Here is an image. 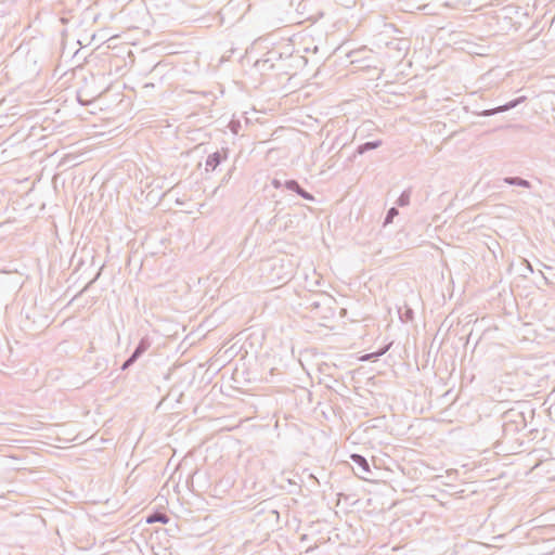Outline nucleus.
<instances>
[{
  "mask_svg": "<svg viewBox=\"0 0 555 555\" xmlns=\"http://www.w3.org/2000/svg\"><path fill=\"white\" fill-rule=\"evenodd\" d=\"M413 311L411 309H408L405 312V321L412 319Z\"/></svg>",
  "mask_w": 555,
  "mask_h": 555,
  "instance_id": "nucleus-18",
  "label": "nucleus"
},
{
  "mask_svg": "<svg viewBox=\"0 0 555 555\" xmlns=\"http://www.w3.org/2000/svg\"><path fill=\"white\" fill-rule=\"evenodd\" d=\"M350 459L357 465V470H354V474L358 477L367 480V475L372 473L369 461L363 455L358 453L351 454Z\"/></svg>",
  "mask_w": 555,
  "mask_h": 555,
  "instance_id": "nucleus-4",
  "label": "nucleus"
},
{
  "mask_svg": "<svg viewBox=\"0 0 555 555\" xmlns=\"http://www.w3.org/2000/svg\"><path fill=\"white\" fill-rule=\"evenodd\" d=\"M235 169H236V168H235V166H232V167L227 171V173L223 176V178L221 179V182H220V183H221V184H227V183L231 180L232 175H233V172L235 171Z\"/></svg>",
  "mask_w": 555,
  "mask_h": 555,
  "instance_id": "nucleus-14",
  "label": "nucleus"
},
{
  "mask_svg": "<svg viewBox=\"0 0 555 555\" xmlns=\"http://www.w3.org/2000/svg\"><path fill=\"white\" fill-rule=\"evenodd\" d=\"M283 182H284V181H282L281 179H279V178H274V179H272L271 184H272V186H273L274 189H282V188H284Z\"/></svg>",
  "mask_w": 555,
  "mask_h": 555,
  "instance_id": "nucleus-17",
  "label": "nucleus"
},
{
  "mask_svg": "<svg viewBox=\"0 0 555 555\" xmlns=\"http://www.w3.org/2000/svg\"><path fill=\"white\" fill-rule=\"evenodd\" d=\"M151 347V341L149 337H142L140 341L138 343L137 347L132 351L130 356H132L134 359L139 360L142 354Z\"/></svg>",
  "mask_w": 555,
  "mask_h": 555,
  "instance_id": "nucleus-7",
  "label": "nucleus"
},
{
  "mask_svg": "<svg viewBox=\"0 0 555 555\" xmlns=\"http://www.w3.org/2000/svg\"><path fill=\"white\" fill-rule=\"evenodd\" d=\"M228 128L233 134L237 135L242 128V124L238 119H231L228 125Z\"/></svg>",
  "mask_w": 555,
  "mask_h": 555,
  "instance_id": "nucleus-12",
  "label": "nucleus"
},
{
  "mask_svg": "<svg viewBox=\"0 0 555 555\" xmlns=\"http://www.w3.org/2000/svg\"><path fill=\"white\" fill-rule=\"evenodd\" d=\"M79 295H81V294L79 293L78 295H75V296L73 297V300H76V299L78 298V296H79Z\"/></svg>",
  "mask_w": 555,
  "mask_h": 555,
  "instance_id": "nucleus-20",
  "label": "nucleus"
},
{
  "mask_svg": "<svg viewBox=\"0 0 555 555\" xmlns=\"http://www.w3.org/2000/svg\"><path fill=\"white\" fill-rule=\"evenodd\" d=\"M147 522L149 524L160 522L163 525H166L169 522V517L166 514L155 513L147 517Z\"/></svg>",
  "mask_w": 555,
  "mask_h": 555,
  "instance_id": "nucleus-10",
  "label": "nucleus"
},
{
  "mask_svg": "<svg viewBox=\"0 0 555 555\" xmlns=\"http://www.w3.org/2000/svg\"><path fill=\"white\" fill-rule=\"evenodd\" d=\"M79 295H81V294L79 293L78 295H75V296L73 297V300H76V299L78 298V296H79Z\"/></svg>",
  "mask_w": 555,
  "mask_h": 555,
  "instance_id": "nucleus-21",
  "label": "nucleus"
},
{
  "mask_svg": "<svg viewBox=\"0 0 555 555\" xmlns=\"http://www.w3.org/2000/svg\"><path fill=\"white\" fill-rule=\"evenodd\" d=\"M501 428L504 438H514V436L527 426L525 413L514 408L505 411L501 416Z\"/></svg>",
  "mask_w": 555,
  "mask_h": 555,
  "instance_id": "nucleus-1",
  "label": "nucleus"
},
{
  "mask_svg": "<svg viewBox=\"0 0 555 555\" xmlns=\"http://www.w3.org/2000/svg\"><path fill=\"white\" fill-rule=\"evenodd\" d=\"M284 189L292 191L302 197L306 201L314 202L315 197L308 191H306L297 180L295 179H287L283 182Z\"/></svg>",
  "mask_w": 555,
  "mask_h": 555,
  "instance_id": "nucleus-5",
  "label": "nucleus"
},
{
  "mask_svg": "<svg viewBox=\"0 0 555 555\" xmlns=\"http://www.w3.org/2000/svg\"><path fill=\"white\" fill-rule=\"evenodd\" d=\"M138 360L134 359L132 356H129L128 359L122 363L121 365V370L122 371H126L128 370L130 366H132Z\"/></svg>",
  "mask_w": 555,
  "mask_h": 555,
  "instance_id": "nucleus-15",
  "label": "nucleus"
},
{
  "mask_svg": "<svg viewBox=\"0 0 555 555\" xmlns=\"http://www.w3.org/2000/svg\"><path fill=\"white\" fill-rule=\"evenodd\" d=\"M101 272H102V268H100V270L98 271L95 276L80 291V294H82L89 289V287L100 278Z\"/></svg>",
  "mask_w": 555,
  "mask_h": 555,
  "instance_id": "nucleus-16",
  "label": "nucleus"
},
{
  "mask_svg": "<svg viewBox=\"0 0 555 555\" xmlns=\"http://www.w3.org/2000/svg\"><path fill=\"white\" fill-rule=\"evenodd\" d=\"M525 101H526V96H524V95L522 96H518L516 99H513V100L508 101L505 104L499 105V106L493 107V108L483 109V111L477 113V115L483 116V117L492 116V115H495V114L503 113V112L509 111L512 108H515L516 106H518L520 103H522Z\"/></svg>",
  "mask_w": 555,
  "mask_h": 555,
  "instance_id": "nucleus-3",
  "label": "nucleus"
},
{
  "mask_svg": "<svg viewBox=\"0 0 555 555\" xmlns=\"http://www.w3.org/2000/svg\"><path fill=\"white\" fill-rule=\"evenodd\" d=\"M504 183L508 185H515L520 186L525 189L531 188V182L527 179L520 178V177H506L503 179Z\"/></svg>",
  "mask_w": 555,
  "mask_h": 555,
  "instance_id": "nucleus-8",
  "label": "nucleus"
},
{
  "mask_svg": "<svg viewBox=\"0 0 555 555\" xmlns=\"http://www.w3.org/2000/svg\"><path fill=\"white\" fill-rule=\"evenodd\" d=\"M411 189H406L404 190L400 195L399 197L397 198L396 201V204L399 206V207H405L410 204V199H411Z\"/></svg>",
  "mask_w": 555,
  "mask_h": 555,
  "instance_id": "nucleus-9",
  "label": "nucleus"
},
{
  "mask_svg": "<svg viewBox=\"0 0 555 555\" xmlns=\"http://www.w3.org/2000/svg\"><path fill=\"white\" fill-rule=\"evenodd\" d=\"M382 144H383L382 140H374V141H367L365 143H362V144L358 145L353 156L363 155L369 151L378 149L379 146H382Z\"/></svg>",
  "mask_w": 555,
  "mask_h": 555,
  "instance_id": "nucleus-6",
  "label": "nucleus"
},
{
  "mask_svg": "<svg viewBox=\"0 0 555 555\" xmlns=\"http://www.w3.org/2000/svg\"><path fill=\"white\" fill-rule=\"evenodd\" d=\"M230 154V149L224 146L221 150H218L211 154H209L205 162V170L207 172L215 171L218 166H220L224 160L228 159Z\"/></svg>",
  "mask_w": 555,
  "mask_h": 555,
  "instance_id": "nucleus-2",
  "label": "nucleus"
},
{
  "mask_svg": "<svg viewBox=\"0 0 555 555\" xmlns=\"http://www.w3.org/2000/svg\"><path fill=\"white\" fill-rule=\"evenodd\" d=\"M79 295H81V294L79 293L78 295H75V296L73 297V300H76V299L78 298V296H79Z\"/></svg>",
  "mask_w": 555,
  "mask_h": 555,
  "instance_id": "nucleus-19",
  "label": "nucleus"
},
{
  "mask_svg": "<svg viewBox=\"0 0 555 555\" xmlns=\"http://www.w3.org/2000/svg\"><path fill=\"white\" fill-rule=\"evenodd\" d=\"M399 215V210L397 207H391L388 209L385 219H384V227L387 224L392 223L393 219Z\"/></svg>",
  "mask_w": 555,
  "mask_h": 555,
  "instance_id": "nucleus-11",
  "label": "nucleus"
},
{
  "mask_svg": "<svg viewBox=\"0 0 555 555\" xmlns=\"http://www.w3.org/2000/svg\"><path fill=\"white\" fill-rule=\"evenodd\" d=\"M388 349H389V346L378 350L377 352H372L370 354H366L363 359H377L378 357L383 356Z\"/></svg>",
  "mask_w": 555,
  "mask_h": 555,
  "instance_id": "nucleus-13",
  "label": "nucleus"
}]
</instances>
